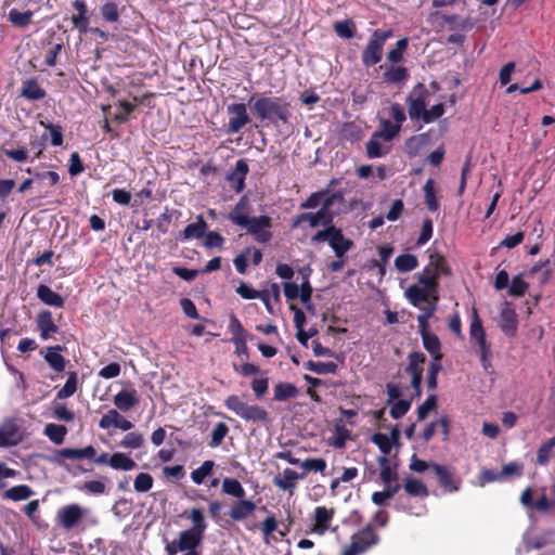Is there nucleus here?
<instances>
[{
    "instance_id": "obj_1",
    "label": "nucleus",
    "mask_w": 555,
    "mask_h": 555,
    "mask_svg": "<svg viewBox=\"0 0 555 555\" xmlns=\"http://www.w3.org/2000/svg\"><path fill=\"white\" fill-rule=\"evenodd\" d=\"M249 105L260 120H268L272 124L289 121L291 104L284 96L256 94L249 99Z\"/></svg>"
},
{
    "instance_id": "obj_2",
    "label": "nucleus",
    "mask_w": 555,
    "mask_h": 555,
    "mask_svg": "<svg viewBox=\"0 0 555 555\" xmlns=\"http://www.w3.org/2000/svg\"><path fill=\"white\" fill-rule=\"evenodd\" d=\"M228 219L246 230L254 240L258 243L266 244L272 238V219L267 215L258 217H248L243 212V206L238 203L233 211L229 215Z\"/></svg>"
},
{
    "instance_id": "obj_3",
    "label": "nucleus",
    "mask_w": 555,
    "mask_h": 555,
    "mask_svg": "<svg viewBox=\"0 0 555 555\" xmlns=\"http://www.w3.org/2000/svg\"><path fill=\"white\" fill-rule=\"evenodd\" d=\"M339 194L326 195L323 199L321 208L317 212H304L296 216L293 220L292 227L298 228L304 222H308L310 228L327 227L332 224L334 215L330 211V207L337 199H341Z\"/></svg>"
},
{
    "instance_id": "obj_4",
    "label": "nucleus",
    "mask_w": 555,
    "mask_h": 555,
    "mask_svg": "<svg viewBox=\"0 0 555 555\" xmlns=\"http://www.w3.org/2000/svg\"><path fill=\"white\" fill-rule=\"evenodd\" d=\"M393 37L391 29H375L369 38V41L361 53L363 66L372 67L383 60L384 46L386 41Z\"/></svg>"
},
{
    "instance_id": "obj_5",
    "label": "nucleus",
    "mask_w": 555,
    "mask_h": 555,
    "mask_svg": "<svg viewBox=\"0 0 555 555\" xmlns=\"http://www.w3.org/2000/svg\"><path fill=\"white\" fill-rule=\"evenodd\" d=\"M224 405L246 422L264 423L269 420V413L266 409L257 404H248L236 395L229 396L224 400Z\"/></svg>"
},
{
    "instance_id": "obj_6",
    "label": "nucleus",
    "mask_w": 555,
    "mask_h": 555,
    "mask_svg": "<svg viewBox=\"0 0 555 555\" xmlns=\"http://www.w3.org/2000/svg\"><path fill=\"white\" fill-rule=\"evenodd\" d=\"M442 274H448V268L444 258L438 253L434 251L429 254V262L417 274L420 284L426 287L428 291H436L438 286V279Z\"/></svg>"
},
{
    "instance_id": "obj_7",
    "label": "nucleus",
    "mask_w": 555,
    "mask_h": 555,
    "mask_svg": "<svg viewBox=\"0 0 555 555\" xmlns=\"http://www.w3.org/2000/svg\"><path fill=\"white\" fill-rule=\"evenodd\" d=\"M469 336L470 340L478 345L481 363L483 367L487 369L489 357L491 356V348L487 343L486 332L476 309L472 311Z\"/></svg>"
},
{
    "instance_id": "obj_8",
    "label": "nucleus",
    "mask_w": 555,
    "mask_h": 555,
    "mask_svg": "<svg viewBox=\"0 0 555 555\" xmlns=\"http://www.w3.org/2000/svg\"><path fill=\"white\" fill-rule=\"evenodd\" d=\"M428 91L423 83H417L406 98L408 112L412 120H422L426 109V95Z\"/></svg>"
},
{
    "instance_id": "obj_9",
    "label": "nucleus",
    "mask_w": 555,
    "mask_h": 555,
    "mask_svg": "<svg viewBox=\"0 0 555 555\" xmlns=\"http://www.w3.org/2000/svg\"><path fill=\"white\" fill-rule=\"evenodd\" d=\"M87 513L88 509L78 504H68L57 511L56 520L62 528L70 530L78 526Z\"/></svg>"
},
{
    "instance_id": "obj_10",
    "label": "nucleus",
    "mask_w": 555,
    "mask_h": 555,
    "mask_svg": "<svg viewBox=\"0 0 555 555\" xmlns=\"http://www.w3.org/2000/svg\"><path fill=\"white\" fill-rule=\"evenodd\" d=\"M227 111L230 115L228 132L231 134L240 132L250 121L244 103H232L228 106Z\"/></svg>"
},
{
    "instance_id": "obj_11",
    "label": "nucleus",
    "mask_w": 555,
    "mask_h": 555,
    "mask_svg": "<svg viewBox=\"0 0 555 555\" xmlns=\"http://www.w3.org/2000/svg\"><path fill=\"white\" fill-rule=\"evenodd\" d=\"M430 468L434 470L439 485L446 492H457L461 485V478L455 477L453 472L444 465L431 463Z\"/></svg>"
},
{
    "instance_id": "obj_12",
    "label": "nucleus",
    "mask_w": 555,
    "mask_h": 555,
    "mask_svg": "<svg viewBox=\"0 0 555 555\" xmlns=\"http://www.w3.org/2000/svg\"><path fill=\"white\" fill-rule=\"evenodd\" d=\"M499 326L502 332L507 336H514L518 326V317L515 309L512 307V304L505 301L502 305L500 312V322Z\"/></svg>"
},
{
    "instance_id": "obj_13",
    "label": "nucleus",
    "mask_w": 555,
    "mask_h": 555,
    "mask_svg": "<svg viewBox=\"0 0 555 555\" xmlns=\"http://www.w3.org/2000/svg\"><path fill=\"white\" fill-rule=\"evenodd\" d=\"M207 228L208 224L205 221L204 217L202 215H198L196 217V221L186 225L184 230L179 233L177 240L184 242L194 238H202L204 237Z\"/></svg>"
},
{
    "instance_id": "obj_14",
    "label": "nucleus",
    "mask_w": 555,
    "mask_h": 555,
    "mask_svg": "<svg viewBox=\"0 0 555 555\" xmlns=\"http://www.w3.org/2000/svg\"><path fill=\"white\" fill-rule=\"evenodd\" d=\"M36 324L43 340L49 339L52 334L59 332V327L53 321L52 312L49 310H42L37 314Z\"/></svg>"
},
{
    "instance_id": "obj_15",
    "label": "nucleus",
    "mask_w": 555,
    "mask_h": 555,
    "mask_svg": "<svg viewBox=\"0 0 555 555\" xmlns=\"http://www.w3.org/2000/svg\"><path fill=\"white\" fill-rule=\"evenodd\" d=\"M334 517V509L325 506H318L314 509V525L312 532L323 535L330 528V524Z\"/></svg>"
},
{
    "instance_id": "obj_16",
    "label": "nucleus",
    "mask_w": 555,
    "mask_h": 555,
    "mask_svg": "<svg viewBox=\"0 0 555 555\" xmlns=\"http://www.w3.org/2000/svg\"><path fill=\"white\" fill-rule=\"evenodd\" d=\"M351 541L360 548V552L367 551L379 541L378 534L371 525L352 535Z\"/></svg>"
},
{
    "instance_id": "obj_17",
    "label": "nucleus",
    "mask_w": 555,
    "mask_h": 555,
    "mask_svg": "<svg viewBox=\"0 0 555 555\" xmlns=\"http://www.w3.org/2000/svg\"><path fill=\"white\" fill-rule=\"evenodd\" d=\"M203 539V535H199L193 531H181L177 538L179 546L178 550H180L181 553L197 552V548L201 546Z\"/></svg>"
},
{
    "instance_id": "obj_18",
    "label": "nucleus",
    "mask_w": 555,
    "mask_h": 555,
    "mask_svg": "<svg viewBox=\"0 0 555 555\" xmlns=\"http://www.w3.org/2000/svg\"><path fill=\"white\" fill-rule=\"evenodd\" d=\"M22 440L15 423L9 421L0 426V447L15 446Z\"/></svg>"
},
{
    "instance_id": "obj_19",
    "label": "nucleus",
    "mask_w": 555,
    "mask_h": 555,
    "mask_svg": "<svg viewBox=\"0 0 555 555\" xmlns=\"http://www.w3.org/2000/svg\"><path fill=\"white\" fill-rule=\"evenodd\" d=\"M139 403V397L135 389H122L114 397V404L120 411H129Z\"/></svg>"
},
{
    "instance_id": "obj_20",
    "label": "nucleus",
    "mask_w": 555,
    "mask_h": 555,
    "mask_svg": "<svg viewBox=\"0 0 555 555\" xmlns=\"http://www.w3.org/2000/svg\"><path fill=\"white\" fill-rule=\"evenodd\" d=\"M256 509V504L253 501L238 499L237 502H235L230 512L229 516L234 521H242L249 517Z\"/></svg>"
},
{
    "instance_id": "obj_21",
    "label": "nucleus",
    "mask_w": 555,
    "mask_h": 555,
    "mask_svg": "<svg viewBox=\"0 0 555 555\" xmlns=\"http://www.w3.org/2000/svg\"><path fill=\"white\" fill-rule=\"evenodd\" d=\"M334 235L330 240V246L335 253L337 258H343L345 254L351 249L353 246V242L349 238H346L340 229L336 228L333 230Z\"/></svg>"
},
{
    "instance_id": "obj_22",
    "label": "nucleus",
    "mask_w": 555,
    "mask_h": 555,
    "mask_svg": "<svg viewBox=\"0 0 555 555\" xmlns=\"http://www.w3.org/2000/svg\"><path fill=\"white\" fill-rule=\"evenodd\" d=\"M248 172V165L244 159H238L235 164V168L228 176V180L233 182V189L240 193L245 188V178Z\"/></svg>"
},
{
    "instance_id": "obj_23",
    "label": "nucleus",
    "mask_w": 555,
    "mask_h": 555,
    "mask_svg": "<svg viewBox=\"0 0 555 555\" xmlns=\"http://www.w3.org/2000/svg\"><path fill=\"white\" fill-rule=\"evenodd\" d=\"M37 297L40 299V301L50 307L63 308L65 304L63 297L60 294L55 293L44 284H40L37 287Z\"/></svg>"
},
{
    "instance_id": "obj_24",
    "label": "nucleus",
    "mask_w": 555,
    "mask_h": 555,
    "mask_svg": "<svg viewBox=\"0 0 555 555\" xmlns=\"http://www.w3.org/2000/svg\"><path fill=\"white\" fill-rule=\"evenodd\" d=\"M304 478V475H299L292 468H285L282 474L274 478V485L282 490L292 491L296 487V481Z\"/></svg>"
},
{
    "instance_id": "obj_25",
    "label": "nucleus",
    "mask_w": 555,
    "mask_h": 555,
    "mask_svg": "<svg viewBox=\"0 0 555 555\" xmlns=\"http://www.w3.org/2000/svg\"><path fill=\"white\" fill-rule=\"evenodd\" d=\"M431 293L436 291H428L426 287L422 288L417 285H411L405 291V297L414 307H420L422 304L428 302Z\"/></svg>"
},
{
    "instance_id": "obj_26",
    "label": "nucleus",
    "mask_w": 555,
    "mask_h": 555,
    "mask_svg": "<svg viewBox=\"0 0 555 555\" xmlns=\"http://www.w3.org/2000/svg\"><path fill=\"white\" fill-rule=\"evenodd\" d=\"M61 346H51L47 348V353L44 356L47 363L57 373L63 372L66 365V361L61 354Z\"/></svg>"
},
{
    "instance_id": "obj_27",
    "label": "nucleus",
    "mask_w": 555,
    "mask_h": 555,
    "mask_svg": "<svg viewBox=\"0 0 555 555\" xmlns=\"http://www.w3.org/2000/svg\"><path fill=\"white\" fill-rule=\"evenodd\" d=\"M57 455L67 460L92 459L95 455V449L92 446L82 449L65 448L59 450Z\"/></svg>"
},
{
    "instance_id": "obj_28",
    "label": "nucleus",
    "mask_w": 555,
    "mask_h": 555,
    "mask_svg": "<svg viewBox=\"0 0 555 555\" xmlns=\"http://www.w3.org/2000/svg\"><path fill=\"white\" fill-rule=\"evenodd\" d=\"M186 518L192 522V527L189 530L204 537L207 522L203 511L201 508H192L188 512Z\"/></svg>"
},
{
    "instance_id": "obj_29",
    "label": "nucleus",
    "mask_w": 555,
    "mask_h": 555,
    "mask_svg": "<svg viewBox=\"0 0 555 555\" xmlns=\"http://www.w3.org/2000/svg\"><path fill=\"white\" fill-rule=\"evenodd\" d=\"M384 81L387 83L396 85L408 80L409 70L403 66H389L386 67L383 74Z\"/></svg>"
},
{
    "instance_id": "obj_30",
    "label": "nucleus",
    "mask_w": 555,
    "mask_h": 555,
    "mask_svg": "<svg viewBox=\"0 0 555 555\" xmlns=\"http://www.w3.org/2000/svg\"><path fill=\"white\" fill-rule=\"evenodd\" d=\"M73 7L78 11V14L72 17V22L81 33H86L89 25L87 5L82 0H76L74 1Z\"/></svg>"
},
{
    "instance_id": "obj_31",
    "label": "nucleus",
    "mask_w": 555,
    "mask_h": 555,
    "mask_svg": "<svg viewBox=\"0 0 555 555\" xmlns=\"http://www.w3.org/2000/svg\"><path fill=\"white\" fill-rule=\"evenodd\" d=\"M108 465L114 469L128 472L135 468L137 463L125 453L117 452L111 455Z\"/></svg>"
},
{
    "instance_id": "obj_32",
    "label": "nucleus",
    "mask_w": 555,
    "mask_h": 555,
    "mask_svg": "<svg viewBox=\"0 0 555 555\" xmlns=\"http://www.w3.org/2000/svg\"><path fill=\"white\" fill-rule=\"evenodd\" d=\"M33 495L34 491L29 486L18 485L8 489L3 494V499L17 502L27 500Z\"/></svg>"
},
{
    "instance_id": "obj_33",
    "label": "nucleus",
    "mask_w": 555,
    "mask_h": 555,
    "mask_svg": "<svg viewBox=\"0 0 555 555\" xmlns=\"http://www.w3.org/2000/svg\"><path fill=\"white\" fill-rule=\"evenodd\" d=\"M229 330L233 334L232 339H233L234 344L237 346V348L240 346H242L244 349H246L247 333L244 330L240 320L235 315H232L230 319Z\"/></svg>"
},
{
    "instance_id": "obj_34",
    "label": "nucleus",
    "mask_w": 555,
    "mask_h": 555,
    "mask_svg": "<svg viewBox=\"0 0 555 555\" xmlns=\"http://www.w3.org/2000/svg\"><path fill=\"white\" fill-rule=\"evenodd\" d=\"M297 395L298 389L291 383H279L274 386L273 399L275 401H286L288 399L295 398Z\"/></svg>"
},
{
    "instance_id": "obj_35",
    "label": "nucleus",
    "mask_w": 555,
    "mask_h": 555,
    "mask_svg": "<svg viewBox=\"0 0 555 555\" xmlns=\"http://www.w3.org/2000/svg\"><path fill=\"white\" fill-rule=\"evenodd\" d=\"M22 95L28 100H41L46 96V91L34 79H29L23 83Z\"/></svg>"
},
{
    "instance_id": "obj_36",
    "label": "nucleus",
    "mask_w": 555,
    "mask_h": 555,
    "mask_svg": "<svg viewBox=\"0 0 555 555\" xmlns=\"http://www.w3.org/2000/svg\"><path fill=\"white\" fill-rule=\"evenodd\" d=\"M400 130V125H396L388 119H382L380 129L374 132V138H382L386 141H391Z\"/></svg>"
},
{
    "instance_id": "obj_37",
    "label": "nucleus",
    "mask_w": 555,
    "mask_h": 555,
    "mask_svg": "<svg viewBox=\"0 0 555 555\" xmlns=\"http://www.w3.org/2000/svg\"><path fill=\"white\" fill-rule=\"evenodd\" d=\"M422 341L424 348L433 358L442 359L441 343L436 334L430 333L422 336Z\"/></svg>"
},
{
    "instance_id": "obj_38",
    "label": "nucleus",
    "mask_w": 555,
    "mask_h": 555,
    "mask_svg": "<svg viewBox=\"0 0 555 555\" xmlns=\"http://www.w3.org/2000/svg\"><path fill=\"white\" fill-rule=\"evenodd\" d=\"M181 216V211L176 209L166 208L164 212L156 219V227L163 233H167L169 231V224L173 220H178Z\"/></svg>"
},
{
    "instance_id": "obj_39",
    "label": "nucleus",
    "mask_w": 555,
    "mask_h": 555,
    "mask_svg": "<svg viewBox=\"0 0 555 555\" xmlns=\"http://www.w3.org/2000/svg\"><path fill=\"white\" fill-rule=\"evenodd\" d=\"M222 492L236 499H243L246 494L241 482L237 479L229 477L222 480Z\"/></svg>"
},
{
    "instance_id": "obj_40",
    "label": "nucleus",
    "mask_w": 555,
    "mask_h": 555,
    "mask_svg": "<svg viewBox=\"0 0 555 555\" xmlns=\"http://www.w3.org/2000/svg\"><path fill=\"white\" fill-rule=\"evenodd\" d=\"M408 360H409V364L405 367L406 373H409L410 375L423 374V371H424L423 366L426 361V357L424 353L417 352V351L411 352L408 356Z\"/></svg>"
},
{
    "instance_id": "obj_41",
    "label": "nucleus",
    "mask_w": 555,
    "mask_h": 555,
    "mask_svg": "<svg viewBox=\"0 0 555 555\" xmlns=\"http://www.w3.org/2000/svg\"><path fill=\"white\" fill-rule=\"evenodd\" d=\"M418 260L412 254H402L395 259V267L399 272H410L416 269Z\"/></svg>"
},
{
    "instance_id": "obj_42",
    "label": "nucleus",
    "mask_w": 555,
    "mask_h": 555,
    "mask_svg": "<svg viewBox=\"0 0 555 555\" xmlns=\"http://www.w3.org/2000/svg\"><path fill=\"white\" fill-rule=\"evenodd\" d=\"M305 367L319 375L335 374L337 372V364L334 362H314L308 361Z\"/></svg>"
},
{
    "instance_id": "obj_43",
    "label": "nucleus",
    "mask_w": 555,
    "mask_h": 555,
    "mask_svg": "<svg viewBox=\"0 0 555 555\" xmlns=\"http://www.w3.org/2000/svg\"><path fill=\"white\" fill-rule=\"evenodd\" d=\"M378 138H374L372 135L371 140L366 142V153L370 158H378L387 155L390 151V147L380 143Z\"/></svg>"
},
{
    "instance_id": "obj_44",
    "label": "nucleus",
    "mask_w": 555,
    "mask_h": 555,
    "mask_svg": "<svg viewBox=\"0 0 555 555\" xmlns=\"http://www.w3.org/2000/svg\"><path fill=\"white\" fill-rule=\"evenodd\" d=\"M67 434V428L63 425L48 424L44 428V435L55 444H61Z\"/></svg>"
},
{
    "instance_id": "obj_45",
    "label": "nucleus",
    "mask_w": 555,
    "mask_h": 555,
    "mask_svg": "<svg viewBox=\"0 0 555 555\" xmlns=\"http://www.w3.org/2000/svg\"><path fill=\"white\" fill-rule=\"evenodd\" d=\"M214 461H205L198 468L191 473V479L196 485H202L206 477L212 474Z\"/></svg>"
},
{
    "instance_id": "obj_46",
    "label": "nucleus",
    "mask_w": 555,
    "mask_h": 555,
    "mask_svg": "<svg viewBox=\"0 0 555 555\" xmlns=\"http://www.w3.org/2000/svg\"><path fill=\"white\" fill-rule=\"evenodd\" d=\"M425 204L430 211H437L439 209V203L436 197L435 182L433 179H428L424 185Z\"/></svg>"
},
{
    "instance_id": "obj_47",
    "label": "nucleus",
    "mask_w": 555,
    "mask_h": 555,
    "mask_svg": "<svg viewBox=\"0 0 555 555\" xmlns=\"http://www.w3.org/2000/svg\"><path fill=\"white\" fill-rule=\"evenodd\" d=\"M404 490L413 496L425 498L428 495L427 487L418 479L408 478L404 483Z\"/></svg>"
},
{
    "instance_id": "obj_48",
    "label": "nucleus",
    "mask_w": 555,
    "mask_h": 555,
    "mask_svg": "<svg viewBox=\"0 0 555 555\" xmlns=\"http://www.w3.org/2000/svg\"><path fill=\"white\" fill-rule=\"evenodd\" d=\"M33 17L31 11L20 12L16 9H12L9 12V21L18 27H26L30 24Z\"/></svg>"
},
{
    "instance_id": "obj_49",
    "label": "nucleus",
    "mask_w": 555,
    "mask_h": 555,
    "mask_svg": "<svg viewBox=\"0 0 555 555\" xmlns=\"http://www.w3.org/2000/svg\"><path fill=\"white\" fill-rule=\"evenodd\" d=\"M409 41L408 38H402L397 41L396 48L391 49L387 53V61L397 64L400 63L403 60V54L408 48Z\"/></svg>"
},
{
    "instance_id": "obj_50",
    "label": "nucleus",
    "mask_w": 555,
    "mask_h": 555,
    "mask_svg": "<svg viewBox=\"0 0 555 555\" xmlns=\"http://www.w3.org/2000/svg\"><path fill=\"white\" fill-rule=\"evenodd\" d=\"M77 390V373L70 372L68 373L67 380L65 385L57 391L56 397L59 399H66L72 397Z\"/></svg>"
},
{
    "instance_id": "obj_51",
    "label": "nucleus",
    "mask_w": 555,
    "mask_h": 555,
    "mask_svg": "<svg viewBox=\"0 0 555 555\" xmlns=\"http://www.w3.org/2000/svg\"><path fill=\"white\" fill-rule=\"evenodd\" d=\"M353 22L351 20L339 21L334 24L336 35L344 39H351L354 37Z\"/></svg>"
},
{
    "instance_id": "obj_52",
    "label": "nucleus",
    "mask_w": 555,
    "mask_h": 555,
    "mask_svg": "<svg viewBox=\"0 0 555 555\" xmlns=\"http://www.w3.org/2000/svg\"><path fill=\"white\" fill-rule=\"evenodd\" d=\"M144 442L143 435L137 431L128 433L122 440L120 441L119 446L125 449H139L142 447Z\"/></svg>"
},
{
    "instance_id": "obj_53",
    "label": "nucleus",
    "mask_w": 555,
    "mask_h": 555,
    "mask_svg": "<svg viewBox=\"0 0 555 555\" xmlns=\"http://www.w3.org/2000/svg\"><path fill=\"white\" fill-rule=\"evenodd\" d=\"M80 491L89 494L101 495L106 492L105 482L102 480H89L78 487Z\"/></svg>"
},
{
    "instance_id": "obj_54",
    "label": "nucleus",
    "mask_w": 555,
    "mask_h": 555,
    "mask_svg": "<svg viewBox=\"0 0 555 555\" xmlns=\"http://www.w3.org/2000/svg\"><path fill=\"white\" fill-rule=\"evenodd\" d=\"M529 287V284L524 281L522 274H518L513 278L508 294L514 297H521L525 295Z\"/></svg>"
},
{
    "instance_id": "obj_55",
    "label": "nucleus",
    "mask_w": 555,
    "mask_h": 555,
    "mask_svg": "<svg viewBox=\"0 0 555 555\" xmlns=\"http://www.w3.org/2000/svg\"><path fill=\"white\" fill-rule=\"evenodd\" d=\"M154 479L149 473H140L133 482L134 490L138 492H147L152 489Z\"/></svg>"
},
{
    "instance_id": "obj_56",
    "label": "nucleus",
    "mask_w": 555,
    "mask_h": 555,
    "mask_svg": "<svg viewBox=\"0 0 555 555\" xmlns=\"http://www.w3.org/2000/svg\"><path fill=\"white\" fill-rule=\"evenodd\" d=\"M229 433V427L225 423H218L214 427L211 431V440L209 442V446L212 448H216L221 444L223 439Z\"/></svg>"
},
{
    "instance_id": "obj_57",
    "label": "nucleus",
    "mask_w": 555,
    "mask_h": 555,
    "mask_svg": "<svg viewBox=\"0 0 555 555\" xmlns=\"http://www.w3.org/2000/svg\"><path fill=\"white\" fill-rule=\"evenodd\" d=\"M102 17L109 23H115L119 20L118 7L115 2H106L101 7Z\"/></svg>"
},
{
    "instance_id": "obj_58",
    "label": "nucleus",
    "mask_w": 555,
    "mask_h": 555,
    "mask_svg": "<svg viewBox=\"0 0 555 555\" xmlns=\"http://www.w3.org/2000/svg\"><path fill=\"white\" fill-rule=\"evenodd\" d=\"M372 442L375 443L380 452L385 455H388L391 451L392 443L391 439L386 435L382 433L374 434L371 438Z\"/></svg>"
},
{
    "instance_id": "obj_59",
    "label": "nucleus",
    "mask_w": 555,
    "mask_h": 555,
    "mask_svg": "<svg viewBox=\"0 0 555 555\" xmlns=\"http://www.w3.org/2000/svg\"><path fill=\"white\" fill-rule=\"evenodd\" d=\"M555 448V444H553V440L548 439L547 441L543 442L537 453V462L540 465H545L548 460L552 450Z\"/></svg>"
},
{
    "instance_id": "obj_60",
    "label": "nucleus",
    "mask_w": 555,
    "mask_h": 555,
    "mask_svg": "<svg viewBox=\"0 0 555 555\" xmlns=\"http://www.w3.org/2000/svg\"><path fill=\"white\" fill-rule=\"evenodd\" d=\"M437 405L436 396H429L417 409V420L424 421Z\"/></svg>"
},
{
    "instance_id": "obj_61",
    "label": "nucleus",
    "mask_w": 555,
    "mask_h": 555,
    "mask_svg": "<svg viewBox=\"0 0 555 555\" xmlns=\"http://www.w3.org/2000/svg\"><path fill=\"white\" fill-rule=\"evenodd\" d=\"M411 408V401L409 400H398L395 402L390 409V416L395 420H398L405 415Z\"/></svg>"
},
{
    "instance_id": "obj_62",
    "label": "nucleus",
    "mask_w": 555,
    "mask_h": 555,
    "mask_svg": "<svg viewBox=\"0 0 555 555\" xmlns=\"http://www.w3.org/2000/svg\"><path fill=\"white\" fill-rule=\"evenodd\" d=\"M444 114V105L442 103L434 105L431 108L426 109L422 121L425 124H430L438 118H440Z\"/></svg>"
},
{
    "instance_id": "obj_63",
    "label": "nucleus",
    "mask_w": 555,
    "mask_h": 555,
    "mask_svg": "<svg viewBox=\"0 0 555 555\" xmlns=\"http://www.w3.org/2000/svg\"><path fill=\"white\" fill-rule=\"evenodd\" d=\"M53 416L59 421L72 422L75 418V414L69 411L65 404L56 403L53 408Z\"/></svg>"
},
{
    "instance_id": "obj_64",
    "label": "nucleus",
    "mask_w": 555,
    "mask_h": 555,
    "mask_svg": "<svg viewBox=\"0 0 555 555\" xmlns=\"http://www.w3.org/2000/svg\"><path fill=\"white\" fill-rule=\"evenodd\" d=\"M433 230H434V225H433L431 219H429V218L425 219L422 224L421 234L417 238L418 246L424 245L431 238Z\"/></svg>"
}]
</instances>
